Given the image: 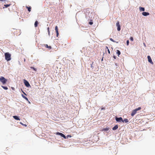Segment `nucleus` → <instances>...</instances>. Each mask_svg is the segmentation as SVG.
I'll return each instance as SVG.
<instances>
[{
    "mask_svg": "<svg viewBox=\"0 0 155 155\" xmlns=\"http://www.w3.org/2000/svg\"><path fill=\"white\" fill-rule=\"evenodd\" d=\"M109 130V128L108 127V128H104L103 129V130L104 131H107L108 130Z\"/></svg>",
    "mask_w": 155,
    "mask_h": 155,
    "instance_id": "nucleus-23",
    "label": "nucleus"
},
{
    "mask_svg": "<svg viewBox=\"0 0 155 155\" xmlns=\"http://www.w3.org/2000/svg\"><path fill=\"white\" fill-rule=\"evenodd\" d=\"M141 109L140 107H139L137 108H136L135 109L133 110L132 113H131V115L132 116H133L139 110H140Z\"/></svg>",
    "mask_w": 155,
    "mask_h": 155,
    "instance_id": "nucleus-3",
    "label": "nucleus"
},
{
    "mask_svg": "<svg viewBox=\"0 0 155 155\" xmlns=\"http://www.w3.org/2000/svg\"><path fill=\"white\" fill-rule=\"evenodd\" d=\"M130 40L132 41H133L134 40L133 38L132 37H130Z\"/></svg>",
    "mask_w": 155,
    "mask_h": 155,
    "instance_id": "nucleus-28",
    "label": "nucleus"
},
{
    "mask_svg": "<svg viewBox=\"0 0 155 155\" xmlns=\"http://www.w3.org/2000/svg\"><path fill=\"white\" fill-rule=\"evenodd\" d=\"M117 54H118L119 56L120 54V52L119 50H117Z\"/></svg>",
    "mask_w": 155,
    "mask_h": 155,
    "instance_id": "nucleus-20",
    "label": "nucleus"
},
{
    "mask_svg": "<svg viewBox=\"0 0 155 155\" xmlns=\"http://www.w3.org/2000/svg\"><path fill=\"white\" fill-rule=\"evenodd\" d=\"M5 58L7 61H10L11 60V54L8 52L5 54Z\"/></svg>",
    "mask_w": 155,
    "mask_h": 155,
    "instance_id": "nucleus-1",
    "label": "nucleus"
},
{
    "mask_svg": "<svg viewBox=\"0 0 155 155\" xmlns=\"http://www.w3.org/2000/svg\"><path fill=\"white\" fill-rule=\"evenodd\" d=\"M22 97L24 98L25 99V100H26V101H28L29 102V103H30V102L28 101V98L26 97L25 96H24L23 94H22Z\"/></svg>",
    "mask_w": 155,
    "mask_h": 155,
    "instance_id": "nucleus-14",
    "label": "nucleus"
},
{
    "mask_svg": "<svg viewBox=\"0 0 155 155\" xmlns=\"http://www.w3.org/2000/svg\"><path fill=\"white\" fill-rule=\"evenodd\" d=\"M105 52H106L107 50V51L108 53L109 54H110V51L109 50V49L108 47L107 46H106L105 48Z\"/></svg>",
    "mask_w": 155,
    "mask_h": 155,
    "instance_id": "nucleus-12",
    "label": "nucleus"
},
{
    "mask_svg": "<svg viewBox=\"0 0 155 155\" xmlns=\"http://www.w3.org/2000/svg\"><path fill=\"white\" fill-rule=\"evenodd\" d=\"M123 123L125 122V123H127L128 122V120L127 119H125L124 120H123V121H122Z\"/></svg>",
    "mask_w": 155,
    "mask_h": 155,
    "instance_id": "nucleus-17",
    "label": "nucleus"
},
{
    "mask_svg": "<svg viewBox=\"0 0 155 155\" xmlns=\"http://www.w3.org/2000/svg\"><path fill=\"white\" fill-rule=\"evenodd\" d=\"M10 5H11L10 4H7V5H4L6 8H7V7L9 6Z\"/></svg>",
    "mask_w": 155,
    "mask_h": 155,
    "instance_id": "nucleus-25",
    "label": "nucleus"
},
{
    "mask_svg": "<svg viewBox=\"0 0 155 155\" xmlns=\"http://www.w3.org/2000/svg\"><path fill=\"white\" fill-rule=\"evenodd\" d=\"M89 24L90 25H92L93 24V22H89Z\"/></svg>",
    "mask_w": 155,
    "mask_h": 155,
    "instance_id": "nucleus-30",
    "label": "nucleus"
},
{
    "mask_svg": "<svg viewBox=\"0 0 155 155\" xmlns=\"http://www.w3.org/2000/svg\"><path fill=\"white\" fill-rule=\"evenodd\" d=\"M56 134L61 136V137H63L64 139H66V136L61 133L58 132Z\"/></svg>",
    "mask_w": 155,
    "mask_h": 155,
    "instance_id": "nucleus-7",
    "label": "nucleus"
},
{
    "mask_svg": "<svg viewBox=\"0 0 155 155\" xmlns=\"http://www.w3.org/2000/svg\"><path fill=\"white\" fill-rule=\"evenodd\" d=\"M0 1H4V0H0Z\"/></svg>",
    "mask_w": 155,
    "mask_h": 155,
    "instance_id": "nucleus-34",
    "label": "nucleus"
},
{
    "mask_svg": "<svg viewBox=\"0 0 155 155\" xmlns=\"http://www.w3.org/2000/svg\"><path fill=\"white\" fill-rule=\"evenodd\" d=\"M20 123L22 125H24V126H25V127H27V125L25 124H23L22 122H20Z\"/></svg>",
    "mask_w": 155,
    "mask_h": 155,
    "instance_id": "nucleus-26",
    "label": "nucleus"
},
{
    "mask_svg": "<svg viewBox=\"0 0 155 155\" xmlns=\"http://www.w3.org/2000/svg\"><path fill=\"white\" fill-rule=\"evenodd\" d=\"M104 109V108L103 107L101 108V110Z\"/></svg>",
    "mask_w": 155,
    "mask_h": 155,
    "instance_id": "nucleus-33",
    "label": "nucleus"
},
{
    "mask_svg": "<svg viewBox=\"0 0 155 155\" xmlns=\"http://www.w3.org/2000/svg\"><path fill=\"white\" fill-rule=\"evenodd\" d=\"M55 30L56 31V36L57 37H58L59 35V33L58 31V27L57 26H56L55 28Z\"/></svg>",
    "mask_w": 155,
    "mask_h": 155,
    "instance_id": "nucleus-9",
    "label": "nucleus"
},
{
    "mask_svg": "<svg viewBox=\"0 0 155 155\" xmlns=\"http://www.w3.org/2000/svg\"><path fill=\"white\" fill-rule=\"evenodd\" d=\"M147 58L148 59V61L150 63L152 64H153V62L152 61L151 58L150 56H148Z\"/></svg>",
    "mask_w": 155,
    "mask_h": 155,
    "instance_id": "nucleus-8",
    "label": "nucleus"
},
{
    "mask_svg": "<svg viewBox=\"0 0 155 155\" xmlns=\"http://www.w3.org/2000/svg\"><path fill=\"white\" fill-rule=\"evenodd\" d=\"M118 128V126L117 125H116L115 126L112 128L113 130H117Z\"/></svg>",
    "mask_w": 155,
    "mask_h": 155,
    "instance_id": "nucleus-15",
    "label": "nucleus"
},
{
    "mask_svg": "<svg viewBox=\"0 0 155 155\" xmlns=\"http://www.w3.org/2000/svg\"><path fill=\"white\" fill-rule=\"evenodd\" d=\"M2 87L5 90H7L8 89V88L7 87L2 86Z\"/></svg>",
    "mask_w": 155,
    "mask_h": 155,
    "instance_id": "nucleus-22",
    "label": "nucleus"
},
{
    "mask_svg": "<svg viewBox=\"0 0 155 155\" xmlns=\"http://www.w3.org/2000/svg\"><path fill=\"white\" fill-rule=\"evenodd\" d=\"M7 80L5 79L4 77L1 76L0 77V81L3 84H6Z\"/></svg>",
    "mask_w": 155,
    "mask_h": 155,
    "instance_id": "nucleus-2",
    "label": "nucleus"
},
{
    "mask_svg": "<svg viewBox=\"0 0 155 155\" xmlns=\"http://www.w3.org/2000/svg\"><path fill=\"white\" fill-rule=\"evenodd\" d=\"M67 137H71V135H68L67 136Z\"/></svg>",
    "mask_w": 155,
    "mask_h": 155,
    "instance_id": "nucleus-31",
    "label": "nucleus"
},
{
    "mask_svg": "<svg viewBox=\"0 0 155 155\" xmlns=\"http://www.w3.org/2000/svg\"><path fill=\"white\" fill-rule=\"evenodd\" d=\"M24 83L25 85V86L27 87H30V85L29 84V82L26 80H24Z\"/></svg>",
    "mask_w": 155,
    "mask_h": 155,
    "instance_id": "nucleus-4",
    "label": "nucleus"
},
{
    "mask_svg": "<svg viewBox=\"0 0 155 155\" xmlns=\"http://www.w3.org/2000/svg\"><path fill=\"white\" fill-rule=\"evenodd\" d=\"M110 40L111 41H113V42H116L115 41H114L113 39H112L111 38H110Z\"/></svg>",
    "mask_w": 155,
    "mask_h": 155,
    "instance_id": "nucleus-27",
    "label": "nucleus"
},
{
    "mask_svg": "<svg viewBox=\"0 0 155 155\" xmlns=\"http://www.w3.org/2000/svg\"><path fill=\"white\" fill-rule=\"evenodd\" d=\"M129 42L128 40H127V45H128L129 44Z\"/></svg>",
    "mask_w": 155,
    "mask_h": 155,
    "instance_id": "nucleus-29",
    "label": "nucleus"
},
{
    "mask_svg": "<svg viewBox=\"0 0 155 155\" xmlns=\"http://www.w3.org/2000/svg\"><path fill=\"white\" fill-rule=\"evenodd\" d=\"M116 26L117 27V30L118 31H120V25L119 22L117 21L116 24Z\"/></svg>",
    "mask_w": 155,
    "mask_h": 155,
    "instance_id": "nucleus-5",
    "label": "nucleus"
},
{
    "mask_svg": "<svg viewBox=\"0 0 155 155\" xmlns=\"http://www.w3.org/2000/svg\"><path fill=\"white\" fill-rule=\"evenodd\" d=\"M38 22L37 21H35V27H36L38 25Z\"/></svg>",
    "mask_w": 155,
    "mask_h": 155,
    "instance_id": "nucleus-18",
    "label": "nucleus"
},
{
    "mask_svg": "<svg viewBox=\"0 0 155 155\" xmlns=\"http://www.w3.org/2000/svg\"><path fill=\"white\" fill-rule=\"evenodd\" d=\"M30 68H31V69H33V70L34 71H37V69H36V68H35L34 67H30Z\"/></svg>",
    "mask_w": 155,
    "mask_h": 155,
    "instance_id": "nucleus-24",
    "label": "nucleus"
},
{
    "mask_svg": "<svg viewBox=\"0 0 155 155\" xmlns=\"http://www.w3.org/2000/svg\"><path fill=\"white\" fill-rule=\"evenodd\" d=\"M47 29H48V35L49 36H50V31H49V27H48L47 28Z\"/></svg>",
    "mask_w": 155,
    "mask_h": 155,
    "instance_id": "nucleus-21",
    "label": "nucleus"
},
{
    "mask_svg": "<svg viewBox=\"0 0 155 155\" xmlns=\"http://www.w3.org/2000/svg\"><path fill=\"white\" fill-rule=\"evenodd\" d=\"M143 15L144 16H147L149 15V13L147 12H143L142 13Z\"/></svg>",
    "mask_w": 155,
    "mask_h": 155,
    "instance_id": "nucleus-10",
    "label": "nucleus"
},
{
    "mask_svg": "<svg viewBox=\"0 0 155 155\" xmlns=\"http://www.w3.org/2000/svg\"><path fill=\"white\" fill-rule=\"evenodd\" d=\"M113 58H114V59H116V56H113Z\"/></svg>",
    "mask_w": 155,
    "mask_h": 155,
    "instance_id": "nucleus-32",
    "label": "nucleus"
},
{
    "mask_svg": "<svg viewBox=\"0 0 155 155\" xmlns=\"http://www.w3.org/2000/svg\"><path fill=\"white\" fill-rule=\"evenodd\" d=\"M44 46L45 48H48L50 49H51V46H48V45H47V44H44Z\"/></svg>",
    "mask_w": 155,
    "mask_h": 155,
    "instance_id": "nucleus-11",
    "label": "nucleus"
},
{
    "mask_svg": "<svg viewBox=\"0 0 155 155\" xmlns=\"http://www.w3.org/2000/svg\"><path fill=\"white\" fill-rule=\"evenodd\" d=\"M139 9L140 11H144L145 10L144 8L142 7H140Z\"/></svg>",
    "mask_w": 155,
    "mask_h": 155,
    "instance_id": "nucleus-16",
    "label": "nucleus"
},
{
    "mask_svg": "<svg viewBox=\"0 0 155 155\" xmlns=\"http://www.w3.org/2000/svg\"><path fill=\"white\" fill-rule=\"evenodd\" d=\"M116 120L117 122H120L121 121H123V119L121 117H116Z\"/></svg>",
    "mask_w": 155,
    "mask_h": 155,
    "instance_id": "nucleus-6",
    "label": "nucleus"
},
{
    "mask_svg": "<svg viewBox=\"0 0 155 155\" xmlns=\"http://www.w3.org/2000/svg\"><path fill=\"white\" fill-rule=\"evenodd\" d=\"M23 93L25 95H26V94L24 92H23Z\"/></svg>",
    "mask_w": 155,
    "mask_h": 155,
    "instance_id": "nucleus-35",
    "label": "nucleus"
},
{
    "mask_svg": "<svg viewBox=\"0 0 155 155\" xmlns=\"http://www.w3.org/2000/svg\"><path fill=\"white\" fill-rule=\"evenodd\" d=\"M26 8H28V11L30 12L31 11V7H28V6H26Z\"/></svg>",
    "mask_w": 155,
    "mask_h": 155,
    "instance_id": "nucleus-19",
    "label": "nucleus"
},
{
    "mask_svg": "<svg viewBox=\"0 0 155 155\" xmlns=\"http://www.w3.org/2000/svg\"><path fill=\"white\" fill-rule=\"evenodd\" d=\"M24 61H25V59H24Z\"/></svg>",
    "mask_w": 155,
    "mask_h": 155,
    "instance_id": "nucleus-36",
    "label": "nucleus"
},
{
    "mask_svg": "<svg viewBox=\"0 0 155 155\" xmlns=\"http://www.w3.org/2000/svg\"><path fill=\"white\" fill-rule=\"evenodd\" d=\"M13 117L15 120H20L19 118L17 116H14Z\"/></svg>",
    "mask_w": 155,
    "mask_h": 155,
    "instance_id": "nucleus-13",
    "label": "nucleus"
}]
</instances>
